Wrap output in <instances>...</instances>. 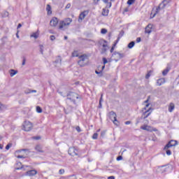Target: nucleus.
I'll return each instance as SVG.
<instances>
[{"label":"nucleus","mask_w":179,"mask_h":179,"mask_svg":"<svg viewBox=\"0 0 179 179\" xmlns=\"http://www.w3.org/2000/svg\"><path fill=\"white\" fill-rule=\"evenodd\" d=\"M78 64L79 66L83 67L87 64V56L86 54L80 55L78 57Z\"/></svg>","instance_id":"nucleus-1"},{"label":"nucleus","mask_w":179,"mask_h":179,"mask_svg":"<svg viewBox=\"0 0 179 179\" xmlns=\"http://www.w3.org/2000/svg\"><path fill=\"white\" fill-rule=\"evenodd\" d=\"M33 129V124L30 122L29 121H24L22 124V129L24 131L29 132V131H31Z\"/></svg>","instance_id":"nucleus-2"},{"label":"nucleus","mask_w":179,"mask_h":179,"mask_svg":"<svg viewBox=\"0 0 179 179\" xmlns=\"http://www.w3.org/2000/svg\"><path fill=\"white\" fill-rule=\"evenodd\" d=\"M66 96L68 100H72L73 101H75L76 99H79V95L75 92H69Z\"/></svg>","instance_id":"nucleus-3"},{"label":"nucleus","mask_w":179,"mask_h":179,"mask_svg":"<svg viewBox=\"0 0 179 179\" xmlns=\"http://www.w3.org/2000/svg\"><path fill=\"white\" fill-rule=\"evenodd\" d=\"M108 115L110 120L113 121V124H115V125H118V124L117 123L118 122V121L117 120V114H115V113H114L113 111H111L108 113Z\"/></svg>","instance_id":"nucleus-4"},{"label":"nucleus","mask_w":179,"mask_h":179,"mask_svg":"<svg viewBox=\"0 0 179 179\" xmlns=\"http://www.w3.org/2000/svg\"><path fill=\"white\" fill-rule=\"evenodd\" d=\"M72 23L71 18H66L63 22H62V24L59 25V29H64V26H69Z\"/></svg>","instance_id":"nucleus-5"},{"label":"nucleus","mask_w":179,"mask_h":179,"mask_svg":"<svg viewBox=\"0 0 179 179\" xmlns=\"http://www.w3.org/2000/svg\"><path fill=\"white\" fill-rule=\"evenodd\" d=\"M141 129H143V131H148V132H156V131H157V129H155L152 127L148 125L141 126Z\"/></svg>","instance_id":"nucleus-6"},{"label":"nucleus","mask_w":179,"mask_h":179,"mask_svg":"<svg viewBox=\"0 0 179 179\" xmlns=\"http://www.w3.org/2000/svg\"><path fill=\"white\" fill-rule=\"evenodd\" d=\"M79 151L75 147H71L69 149V155L70 156H78Z\"/></svg>","instance_id":"nucleus-7"},{"label":"nucleus","mask_w":179,"mask_h":179,"mask_svg":"<svg viewBox=\"0 0 179 179\" xmlns=\"http://www.w3.org/2000/svg\"><path fill=\"white\" fill-rule=\"evenodd\" d=\"M150 106L149 103L146 104L145 107L144 108V110H145V113H144V118H148L150 115V113H152V108H148ZM147 114V115H146Z\"/></svg>","instance_id":"nucleus-8"},{"label":"nucleus","mask_w":179,"mask_h":179,"mask_svg":"<svg viewBox=\"0 0 179 179\" xmlns=\"http://www.w3.org/2000/svg\"><path fill=\"white\" fill-rule=\"evenodd\" d=\"M87 15H89V10H84L83 11L78 17V22L79 23H80L82 22V20H83V19H85L86 17V16H87Z\"/></svg>","instance_id":"nucleus-9"},{"label":"nucleus","mask_w":179,"mask_h":179,"mask_svg":"<svg viewBox=\"0 0 179 179\" xmlns=\"http://www.w3.org/2000/svg\"><path fill=\"white\" fill-rule=\"evenodd\" d=\"M169 3V0H164L159 5V6L157 8V11L156 13H158L159 10H160V9H164V8L166 7V5H167Z\"/></svg>","instance_id":"nucleus-10"},{"label":"nucleus","mask_w":179,"mask_h":179,"mask_svg":"<svg viewBox=\"0 0 179 179\" xmlns=\"http://www.w3.org/2000/svg\"><path fill=\"white\" fill-rule=\"evenodd\" d=\"M112 57H115V61L117 62L119 59H121V58H124V54L120 53L115 52L113 55Z\"/></svg>","instance_id":"nucleus-11"},{"label":"nucleus","mask_w":179,"mask_h":179,"mask_svg":"<svg viewBox=\"0 0 179 179\" xmlns=\"http://www.w3.org/2000/svg\"><path fill=\"white\" fill-rule=\"evenodd\" d=\"M176 145H177V141L172 140L165 145L164 149H170V148H173V146H176Z\"/></svg>","instance_id":"nucleus-12"},{"label":"nucleus","mask_w":179,"mask_h":179,"mask_svg":"<svg viewBox=\"0 0 179 179\" xmlns=\"http://www.w3.org/2000/svg\"><path fill=\"white\" fill-rule=\"evenodd\" d=\"M50 26H52V27H55V26H57V24H58V18L57 17H53L50 22Z\"/></svg>","instance_id":"nucleus-13"},{"label":"nucleus","mask_w":179,"mask_h":179,"mask_svg":"<svg viewBox=\"0 0 179 179\" xmlns=\"http://www.w3.org/2000/svg\"><path fill=\"white\" fill-rule=\"evenodd\" d=\"M152 29H153V24H148V26L145 27V33L150 34V33H152Z\"/></svg>","instance_id":"nucleus-14"},{"label":"nucleus","mask_w":179,"mask_h":179,"mask_svg":"<svg viewBox=\"0 0 179 179\" xmlns=\"http://www.w3.org/2000/svg\"><path fill=\"white\" fill-rule=\"evenodd\" d=\"M36 174H37V171L35 169L28 171L26 173V176H29V177H33V176H36Z\"/></svg>","instance_id":"nucleus-15"},{"label":"nucleus","mask_w":179,"mask_h":179,"mask_svg":"<svg viewBox=\"0 0 179 179\" xmlns=\"http://www.w3.org/2000/svg\"><path fill=\"white\" fill-rule=\"evenodd\" d=\"M166 83V79L164 78H159L157 80V85L162 86V85H164Z\"/></svg>","instance_id":"nucleus-16"},{"label":"nucleus","mask_w":179,"mask_h":179,"mask_svg":"<svg viewBox=\"0 0 179 179\" xmlns=\"http://www.w3.org/2000/svg\"><path fill=\"white\" fill-rule=\"evenodd\" d=\"M174 108H176V105H174V103H170L169 106V112L173 113L174 111Z\"/></svg>","instance_id":"nucleus-17"},{"label":"nucleus","mask_w":179,"mask_h":179,"mask_svg":"<svg viewBox=\"0 0 179 179\" xmlns=\"http://www.w3.org/2000/svg\"><path fill=\"white\" fill-rule=\"evenodd\" d=\"M99 44L102 45L103 48H107V41L101 40Z\"/></svg>","instance_id":"nucleus-18"},{"label":"nucleus","mask_w":179,"mask_h":179,"mask_svg":"<svg viewBox=\"0 0 179 179\" xmlns=\"http://www.w3.org/2000/svg\"><path fill=\"white\" fill-rule=\"evenodd\" d=\"M35 150L37 152H39L40 153H43L44 152V150H43V147L40 145H38L35 147Z\"/></svg>","instance_id":"nucleus-19"},{"label":"nucleus","mask_w":179,"mask_h":179,"mask_svg":"<svg viewBox=\"0 0 179 179\" xmlns=\"http://www.w3.org/2000/svg\"><path fill=\"white\" fill-rule=\"evenodd\" d=\"M108 9L103 8L102 10V15L103 16H108Z\"/></svg>","instance_id":"nucleus-20"},{"label":"nucleus","mask_w":179,"mask_h":179,"mask_svg":"<svg viewBox=\"0 0 179 179\" xmlns=\"http://www.w3.org/2000/svg\"><path fill=\"white\" fill-rule=\"evenodd\" d=\"M46 10H48V15H51V13H52L51 11V6H50V4L47 5Z\"/></svg>","instance_id":"nucleus-21"},{"label":"nucleus","mask_w":179,"mask_h":179,"mask_svg":"<svg viewBox=\"0 0 179 179\" xmlns=\"http://www.w3.org/2000/svg\"><path fill=\"white\" fill-rule=\"evenodd\" d=\"M135 46V41H131V42H130L129 44H128V45H127V47H128V48H134V47Z\"/></svg>","instance_id":"nucleus-22"},{"label":"nucleus","mask_w":179,"mask_h":179,"mask_svg":"<svg viewBox=\"0 0 179 179\" xmlns=\"http://www.w3.org/2000/svg\"><path fill=\"white\" fill-rule=\"evenodd\" d=\"M72 57H80L79 56V52L78 50H74L73 52H72Z\"/></svg>","instance_id":"nucleus-23"},{"label":"nucleus","mask_w":179,"mask_h":179,"mask_svg":"<svg viewBox=\"0 0 179 179\" xmlns=\"http://www.w3.org/2000/svg\"><path fill=\"white\" fill-rule=\"evenodd\" d=\"M169 71H170V69L167 68L162 71V75L164 76H166V75H167V73H169Z\"/></svg>","instance_id":"nucleus-24"},{"label":"nucleus","mask_w":179,"mask_h":179,"mask_svg":"<svg viewBox=\"0 0 179 179\" xmlns=\"http://www.w3.org/2000/svg\"><path fill=\"white\" fill-rule=\"evenodd\" d=\"M164 166L159 167V171H161L162 173H166V169H164Z\"/></svg>","instance_id":"nucleus-25"},{"label":"nucleus","mask_w":179,"mask_h":179,"mask_svg":"<svg viewBox=\"0 0 179 179\" xmlns=\"http://www.w3.org/2000/svg\"><path fill=\"white\" fill-rule=\"evenodd\" d=\"M4 110H6V106L0 103V111H3Z\"/></svg>","instance_id":"nucleus-26"},{"label":"nucleus","mask_w":179,"mask_h":179,"mask_svg":"<svg viewBox=\"0 0 179 179\" xmlns=\"http://www.w3.org/2000/svg\"><path fill=\"white\" fill-rule=\"evenodd\" d=\"M17 73V71H15L14 69H11V72L10 73V76H15Z\"/></svg>","instance_id":"nucleus-27"},{"label":"nucleus","mask_w":179,"mask_h":179,"mask_svg":"<svg viewBox=\"0 0 179 179\" xmlns=\"http://www.w3.org/2000/svg\"><path fill=\"white\" fill-rule=\"evenodd\" d=\"M164 150H166V155H167L168 156H170V155H171V150H169V148H168V149H164Z\"/></svg>","instance_id":"nucleus-28"},{"label":"nucleus","mask_w":179,"mask_h":179,"mask_svg":"<svg viewBox=\"0 0 179 179\" xmlns=\"http://www.w3.org/2000/svg\"><path fill=\"white\" fill-rule=\"evenodd\" d=\"M36 111L39 113H43V109H41V107L36 106Z\"/></svg>","instance_id":"nucleus-29"},{"label":"nucleus","mask_w":179,"mask_h":179,"mask_svg":"<svg viewBox=\"0 0 179 179\" xmlns=\"http://www.w3.org/2000/svg\"><path fill=\"white\" fill-rule=\"evenodd\" d=\"M39 48H40V52H41V54H43V51H44V46H43V45H39Z\"/></svg>","instance_id":"nucleus-30"},{"label":"nucleus","mask_w":179,"mask_h":179,"mask_svg":"<svg viewBox=\"0 0 179 179\" xmlns=\"http://www.w3.org/2000/svg\"><path fill=\"white\" fill-rule=\"evenodd\" d=\"M99 138V134L94 133L92 136V139H97Z\"/></svg>","instance_id":"nucleus-31"},{"label":"nucleus","mask_w":179,"mask_h":179,"mask_svg":"<svg viewBox=\"0 0 179 179\" xmlns=\"http://www.w3.org/2000/svg\"><path fill=\"white\" fill-rule=\"evenodd\" d=\"M10 148H12V144H11V143H8V144L6 146V150H9V149H10Z\"/></svg>","instance_id":"nucleus-32"},{"label":"nucleus","mask_w":179,"mask_h":179,"mask_svg":"<svg viewBox=\"0 0 179 179\" xmlns=\"http://www.w3.org/2000/svg\"><path fill=\"white\" fill-rule=\"evenodd\" d=\"M135 2V0H128L127 4L128 5H132Z\"/></svg>","instance_id":"nucleus-33"},{"label":"nucleus","mask_w":179,"mask_h":179,"mask_svg":"<svg viewBox=\"0 0 179 179\" xmlns=\"http://www.w3.org/2000/svg\"><path fill=\"white\" fill-rule=\"evenodd\" d=\"M17 152H28L29 153H30V151H29V150L27 149L18 150H17Z\"/></svg>","instance_id":"nucleus-34"},{"label":"nucleus","mask_w":179,"mask_h":179,"mask_svg":"<svg viewBox=\"0 0 179 179\" xmlns=\"http://www.w3.org/2000/svg\"><path fill=\"white\" fill-rule=\"evenodd\" d=\"M31 37H34V38H38V34L34 33L33 34Z\"/></svg>","instance_id":"nucleus-35"},{"label":"nucleus","mask_w":179,"mask_h":179,"mask_svg":"<svg viewBox=\"0 0 179 179\" xmlns=\"http://www.w3.org/2000/svg\"><path fill=\"white\" fill-rule=\"evenodd\" d=\"M107 51L106 48H103L101 51V54H104Z\"/></svg>","instance_id":"nucleus-36"},{"label":"nucleus","mask_w":179,"mask_h":179,"mask_svg":"<svg viewBox=\"0 0 179 179\" xmlns=\"http://www.w3.org/2000/svg\"><path fill=\"white\" fill-rule=\"evenodd\" d=\"M101 34H106V33H107V29H102L101 30Z\"/></svg>","instance_id":"nucleus-37"},{"label":"nucleus","mask_w":179,"mask_h":179,"mask_svg":"<svg viewBox=\"0 0 179 179\" xmlns=\"http://www.w3.org/2000/svg\"><path fill=\"white\" fill-rule=\"evenodd\" d=\"M103 64L106 65V64H107V62H108V61H107V59L106 57H103Z\"/></svg>","instance_id":"nucleus-38"},{"label":"nucleus","mask_w":179,"mask_h":179,"mask_svg":"<svg viewBox=\"0 0 179 179\" xmlns=\"http://www.w3.org/2000/svg\"><path fill=\"white\" fill-rule=\"evenodd\" d=\"M65 173V170L64 169H60L59 171V174H64Z\"/></svg>","instance_id":"nucleus-39"},{"label":"nucleus","mask_w":179,"mask_h":179,"mask_svg":"<svg viewBox=\"0 0 179 179\" xmlns=\"http://www.w3.org/2000/svg\"><path fill=\"white\" fill-rule=\"evenodd\" d=\"M50 38L51 41H54V40H55V36L51 35Z\"/></svg>","instance_id":"nucleus-40"},{"label":"nucleus","mask_w":179,"mask_h":179,"mask_svg":"<svg viewBox=\"0 0 179 179\" xmlns=\"http://www.w3.org/2000/svg\"><path fill=\"white\" fill-rule=\"evenodd\" d=\"M95 73H96V75H102L103 71H96Z\"/></svg>","instance_id":"nucleus-41"},{"label":"nucleus","mask_w":179,"mask_h":179,"mask_svg":"<svg viewBox=\"0 0 179 179\" xmlns=\"http://www.w3.org/2000/svg\"><path fill=\"white\" fill-rule=\"evenodd\" d=\"M22 65L23 66L26 65V57H23Z\"/></svg>","instance_id":"nucleus-42"},{"label":"nucleus","mask_w":179,"mask_h":179,"mask_svg":"<svg viewBox=\"0 0 179 179\" xmlns=\"http://www.w3.org/2000/svg\"><path fill=\"white\" fill-rule=\"evenodd\" d=\"M116 159L117 160V162H120V160H122V156L117 157Z\"/></svg>","instance_id":"nucleus-43"},{"label":"nucleus","mask_w":179,"mask_h":179,"mask_svg":"<svg viewBox=\"0 0 179 179\" xmlns=\"http://www.w3.org/2000/svg\"><path fill=\"white\" fill-rule=\"evenodd\" d=\"M149 78H150V73H148L145 76V79H149Z\"/></svg>","instance_id":"nucleus-44"},{"label":"nucleus","mask_w":179,"mask_h":179,"mask_svg":"<svg viewBox=\"0 0 179 179\" xmlns=\"http://www.w3.org/2000/svg\"><path fill=\"white\" fill-rule=\"evenodd\" d=\"M27 93H37V91L36 90H29V92H27Z\"/></svg>","instance_id":"nucleus-45"},{"label":"nucleus","mask_w":179,"mask_h":179,"mask_svg":"<svg viewBox=\"0 0 179 179\" xmlns=\"http://www.w3.org/2000/svg\"><path fill=\"white\" fill-rule=\"evenodd\" d=\"M141 37H138L136 38V43H141Z\"/></svg>","instance_id":"nucleus-46"},{"label":"nucleus","mask_w":179,"mask_h":179,"mask_svg":"<svg viewBox=\"0 0 179 179\" xmlns=\"http://www.w3.org/2000/svg\"><path fill=\"white\" fill-rule=\"evenodd\" d=\"M99 2H100V0H96H96H94V5H97L99 3Z\"/></svg>","instance_id":"nucleus-47"},{"label":"nucleus","mask_w":179,"mask_h":179,"mask_svg":"<svg viewBox=\"0 0 179 179\" xmlns=\"http://www.w3.org/2000/svg\"><path fill=\"white\" fill-rule=\"evenodd\" d=\"M69 8H71V3H68V4L66 6V9H69Z\"/></svg>","instance_id":"nucleus-48"},{"label":"nucleus","mask_w":179,"mask_h":179,"mask_svg":"<svg viewBox=\"0 0 179 179\" xmlns=\"http://www.w3.org/2000/svg\"><path fill=\"white\" fill-rule=\"evenodd\" d=\"M76 131H78V132H80V127H76Z\"/></svg>","instance_id":"nucleus-49"},{"label":"nucleus","mask_w":179,"mask_h":179,"mask_svg":"<svg viewBox=\"0 0 179 179\" xmlns=\"http://www.w3.org/2000/svg\"><path fill=\"white\" fill-rule=\"evenodd\" d=\"M6 16H9V13L8 12L4 13V17H6Z\"/></svg>","instance_id":"nucleus-50"},{"label":"nucleus","mask_w":179,"mask_h":179,"mask_svg":"<svg viewBox=\"0 0 179 179\" xmlns=\"http://www.w3.org/2000/svg\"><path fill=\"white\" fill-rule=\"evenodd\" d=\"M125 125H129L131 124V121H127L124 122Z\"/></svg>","instance_id":"nucleus-51"},{"label":"nucleus","mask_w":179,"mask_h":179,"mask_svg":"<svg viewBox=\"0 0 179 179\" xmlns=\"http://www.w3.org/2000/svg\"><path fill=\"white\" fill-rule=\"evenodd\" d=\"M17 159H24V157H23L22 155H18Z\"/></svg>","instance_id":"nucleus-52"},{"label":"nucleus","mask_w":179,"mask_h":179,"mask_svg":"<svg viewBox=\"0 0 179 179\" xmlns=\"http://www.w3.org/2000/svg\"><path fill=\"white\" fill-rule=\"evenodd\" d=\"M101 101H103V94H101V96L99 103H101Z\"/></svg>","instance_id":"nucleus-53"},{"label":"nucleus","mask_w":179,"mask_h":179,"mask_svg":"<svg viewBox=\"0 0 179 179\" xmlns=\"http://www.w3.org/2000/svg\"><path fill=\"white\" fill-rule=\"evenodd\" d=\"M108 179H115V177H114V176H109V177H108Z\"/></svg>","instance_id":"nucleus-54"},{"label":"nucleus","mask_w":179,"mask_h":179,"mask_svg":"<svg viewBox=\"0 0 179 179\" xmlns=\"http://www.w3.org/2000/svg\"><path fill=\"white\" fill-rule=\"evenodd\" d=\"M114 46H113L110 49V52L113 53L114 52Z\"/></svg>","instance_id":"nucleus-55"},{"label":"nucleus","mask_w":179,"mask_h":179,"mask_svg":"<svg viewBox=\"0 0 179 179\" xmlns=\"http://www.w3.org/2000/svg\"><path fill=\"white\" fill-rule=\"evenodd\" d=\"M59 94H61V96H63V97H66V94L64 95V94H62V92H59Z\"/></svg>","instance_id":"nucleus-56"},{"label":"nucleus","mask_w":179,"mask_h":179,"mask_svg":"<svg viewBox=\"0 0 179 179\" xmlns=\"http://www.w3.org/2000/svg\"><path fill=\"white\" fill-rule=\"evenodd\" d=\"M20 27H22V24H18L17 29H20Z\"/></svg>","instance_id":"nucleus-57"},{"label":"nucleus","mask_w":179,"mask_h":179,"mask_svg":"<svg viewBox=\"0 0 179 179\" xmlns=\"http://www.w3.org/2000/svg\"><path fill=\"white\" fill-rule=\"evenodd\" d=\"M103 2H104L105 3H107V2H108V0H103Z\"/></svg>","instance_id":"nucleus-58"},{"label":"nucleus","mask_w":179,"mask_h":179,"mask_svg":"<svg viewBox=\"0 0 179 179\" xmlns=\"http://www.w3.org/2000/svg\"><path fill=\"white\" fill-rule=\"evenodd\" d=\"M115 45H117V43H115L113 45V47H114V48H115Z\"/></svg>","instance_id":"nucleus-59"},{"label":"nucleus","mask_w":179,"mask_h":179,"mask_svg":"<svg viewBox=\"0 0 179 179\" xmlns=\"http://www.w3.org/2000/svg\"><path fill=\"white\" fill-rule=\"evenodd\" d=\"M99 108H101V102H99Z\"/></svg>","instance_id":"nucleus-60"},{"label":"nucleus","mask_w":179,"mask_h":179,"mask_svg":"<svg viewBox=\"0 0 179 179\" xmlns=\"http://www.w3.org/2000/svg\"><path fill=\"white\" fill-rule=\"evenodd\" d=\"M118 41H120V37L117 38V40L116 41V44H117V43H118Z\"/></svg>","instance_id":"nucleus-61"},{"label":"nucleus","mask_w":179,"mask_h":179,"mask_svg":"<svg viewBox=\"0 0 179 179\" xmlns=\"http://www.w3.org/2000/svg\"><path fill=\"white\" fill-rule=\"evenodd\" d=\"M0 149H3V146H2V145L0 144Z\"/></svg>","instance_id":"nucleus-62"},{"label":"nucleus","mask_w":179,"mask_h":179,"mask_svg":"<svg viewBox=\"0 0 179 179\" xmlns=\"http://www.w3.org/2000/svg\"><path fill=\"white\" fill-rule=\"evenodd\" d=\"M64 40H68V36H64Z\"/></svg>","instance_id":"nucleus-63"},{"label":"nucleus","mask_w":179,"mask_h":179,"mask_svg":"<svg viewBox=\"0 0 179 179\" xmlns=\"http://www.w3.org/2000/svg\"><path fill=\"white\" fill-rule=\"evenodd\" d=\"M104 68H106V66H105V65H103V66H102V71H103V69H104Z\"/></svg>","instance_id":"nucleus-64"}]
</instances>
